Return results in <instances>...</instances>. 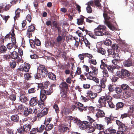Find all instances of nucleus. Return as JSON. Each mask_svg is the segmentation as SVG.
I'll return each instance as SVG.
<instances>
[{
	"label": "nucleus",
	"instance_id": "f257e3e1",
	"mask_svg": "<svg viewBox=\"0 0 134 134\" xmlns=\"http://www.w3.org/2000/svg\"><path fill=\"white\" fill-rule=\"evenodd\" d=\"M11 32V33L10 32L9 34H7L5 37V38H9V39L10 38H11L12 43H8L6 46L7 48L9 49H11L13 47L15 48V49L18 47L17 45L16 44L15 35L14 33V29H12Z\"/></svg>",
	"mask_w": 134,
	"mask_h": 134
},
{
	"label": "nucleus",
	"instance_id": "f03ea898",
	"mask_svg": "<svg viewBox=\"0 0 134 134\" xmlns=\"http://www.w3.org/2000/svg\"><path fill=\"white\" fill-rule=\"evenodd\" d=\"M107 29L106 27L104 25H99L94 30V34L98 36H103L104 35V32Z\"/></svg>",
	"mask_w": 134,
	"mask_h": 134
},
{
	"label": "nucleus",
	"instance_id": "7ed1b4c3",
	"mask_svg": "<svg viewBox=\"0 0 134 134\" xmlns=\"http://www.w3.org/2000/svg\"><path fill=\"white\" fill-rule=\"evenodd\" d=\"M58 35L54 43V44L57 47L59 46L61 43L64 41L66 34L65 33L63 32L61 35L60 34H58Z\"/></svg>",
	"mask_w": 134,
	"mask_h": 134
},
{
	"label": "nucleus",
	"instance_id": "20e7f679",
	"mask_svg": "<svg viewBox=\"0 0 134 134\" xmlns=\"http://www.w3.org/2000/svg\"><path fill=\"white\" fill-rule=\"evenodd\" d=\"M33 114H37V116L39 118H41L48 113V109H34Z\"/></svg>",
	"mask_w": 134,
	"mask_h": 134
},
{
	"label": "nucleus",
	"instance_id": "39448f33",
	"mask_svg": "<svg viewBox=\"0 0 134 134\" xmlns=\"http://www.w3.org/2000/svg\"><path fill=\"white\" fill-rule=\"evenodd\" d=\"M103 17L104 18L105 21H105L110 20L111 21H115V18L114 16V14L113 13H110L104 12L103 14Z\"/></svg>",
	"mask_w": 134,
	"mask_h": 134
},
{
	"label": "nucleus",
	"instance_id": "423d86ee",
	"mask_svg": "<svg viewBox=\"0 0 134 134\" xmlns=\"http://www.w3.org/2000/svg\"><path fill=\"white\" fill-rule=\"evenodd\" d=\"M117 75L120 77L123 78L130 75V72L126 70L123 69L121 71H118L116 72Z\"/></svg>",
	"mask_w": 134,
	"mask_h": 134
},
{
	"label": "nucleus",
	"instance_id": "0eeeda50",
	"mask_svg": "<svg viewBox=\"0 0 134 134\" xmlns=\"http://www.w3.org/2000/svg\"><path fill=\"white\" fill-rule=\"evenodd\" d=\"M38 70L40 72L41 75L42 77H45L47 76L48 71L47 69L45 68L44 66L42 65L39 66L38 68Z\"/></svg>",
	"mask_w": 134,
	"mask_h": 134
},
{
	"label": "nucleus",
	"instance_id": "6e6552de",
	"mask_svg": "<svg viewBox=\"0 0 134 134\" xmlns=\"http://www.w3.org/2000/svg\"><path fill=\"white\" fill-rule=\"evenodd\" d=\"M89 67L92 69V71L88 72V77L96 76L98 74V69L97 67L94 66L93 65L91 64L90 65Z\"/></svg>",
	"mask_w": 134,
	"mask_h": 134
},
{
	"label": "nucleus",
	"instance_id": "1a4fd4ad",
	"mask_svg": "<svg viewBox=\"0 0 134 134\" xmlns=\"http://www.w3.org/2000/svg\"><path fill=\"white\" fill-rule=\"evenodd\" d=\"M10 56L11 58L15 60L17 62H20L21 60V57H19L18 53L15 51L12 52Z\"/></svg>",
	"mask_w": 134,
	"mask_h": 134
},
{
	"label": "nucleus",
	"instance_id": "9d476101",
	"mask_svg": "<svg viewBox=\"0 0 134 134\" xmlns=\"http://www.w3.org/2000/svg\"><path fill=\"white\" fill-rule=\"evenodd\" d=\"M35 29V27L34 24H31L28 27L26 34L29 38L32 36V32L34 31Z\"/></svg>",
	"mask_w": 134,
	"mask_h": 134
},
{
	"label": "nucleus",
	"instance_id": "9b49d317",
	"mask_svg": "<svg viewBox=\"0 0 134 134\" xmlns=\"http://www.w3.org/2000/svg\"><path fill=\"white\" fill-rule=\"evenodd\" d=\"M116 122L117 124L119 126V131L125 132L127 130V127L124 124L122 123L118 120H116Z\"/></svg>",
	"mask_w": 134,
	"mask_h": 134
},
{
	"label": "nucleus",
	"instance_id": "f8f14e48",
	"mask_svg": "<svg viewBox=\"0 0 134 134\" xmlns=\"http://www.w3.org/2000/svg\"><path fill=\"white\" fill-rule=\"evenodd\" d=\"M105 99V97L103 96L100 97L99 98L98 100V102L100 104L98 105V107L99 108H102V107H106V102Z\"/></svg>",
	"mask_w": 134,
	"mask_h": 134
},
{
	"label": "nucleus",
	"instance_id": "ddd939ff",
	"mask_svg": "<svg viewBox=\"0 0 134 134\" xmlns=\"http://www.w3.org/2000/svg\"><path fill=\"white\" fill-rule=\"evenodd\" d=\"M69 85L65 81L61 82L59 86L60 90L68 91L69 90Z\"/></svg>",
	"mask_w": 134,
	"mask_h": 134
},
{
	"label": "nucleus",
	"instance_id": "4468645a",
	"mask_svg": "<svg viewBox=\"0 0 134 134\" xmlns=\"http://www.w3.org/2000/svg\"><path fill=\"white\" fill-rule=\"evenodd\" d=\"M45 90L41 89L40 91V97L41 101L43 102L47 98V96L45 94Z\"/></svg>",
	"mask_w": 134,
	"mask_h": 134
},
{
	"label": "nucleus",
	"instance_id": "2eb2a0df",
	"mask_svg": "<svg viewBox=\"0 0 134 134\" xmlns=\"http://www.w3.org/2000/svg\"><path fill=\"white\" fill-rule=\"evenodd\" d=\"M87 6L86 7L87 12L89 13H91L92 12V9L91 6H92L93 4V2L91 1L88 2L86 4Z\"/></svg>",
	"mask_w": 134,
	"mask_h": 134
},
{
	"label": "nucleus",
	"instance_id": "dca6fc26",
	"mask_svg": "<svg viewBox=\"0 0 134 134\" xmlns=\"http://www.w3.org/2000/svg\"><path fill=\"white\" fill-rule=\"evenodd\" d=\"M38 103V99L37 97L32 98L29 101V104L31 106L33 107L36 105Z\"/></svg>",
	"mask_w": 134,
	"mask_h": 134
},
{
	"label": "nucleus",
	"instance_id": "f3484780",
	"mask_svg": "<svg viewBox=\"0 0 134 134\" xmlns=\"http://www.w3.org/2000/svg\"><path fill=\"white\" fill-rule=\"evenodd\" d=\"M133 62L131 59H129L127 60H125L123 62L124 66L125 67H129L132 65Z\"/></svg>",
	"mask_w": 134,
	"mask_h": 134
},
{
	"label": "nucleus",
	"instance_id": "a211bd4d",
	"mask_svg": "<svg viewBox=\"0 0 134 134\" xmlns=\"http://www.w3.org/2000/svg\"><path fill=\"white\" fill-rule=\"evenodd\" d=\"M107 60L103 59L101 60V64L100 65V68L103 70L105 69V68H107L108 65L107 64Z\"/></svg>",
	"mask_w": 134,
	"mask_h": 134
},
{
	"label": "nucleus",
	"instance_id": "6ab92c4d",
	"mask_svg": "<svg viewBox=\"0 0 134 134\" xmlns=\"http://www.w3.org/2000/svg\"><path fill=\"white\" fill-rule=\"evenodd\" d=\"M20 100L22 102L26 103L29 101V99L26 94H21L19 98Z\"/></svg>",
	"mask_w": 134,
	"mask_h": 134
},
{
	"label": "nucleus",
	"instance_id": "aec40b11",
	"mask_svg": "<svg viewBox=\"0 0 134 134\" xmlns=\"http://www.w3.org/2000/svg\"><path fill=\"white\" fill-rule=\"evenodd\" d=\"M95 128L100 131H104V126L101 124H94Z\"/></svg>",
	"mask_w": 134,
	"mask_h": 134
},
{
	"label": "nucleus",
	"instance_id": "412c9836",
	"mask_svg": "<svg viewBox=\"0 0 134 134\" xmlns=\"http://www.w3.org/2000/svg\"><path fill=\"white\" fill-rule=\"evenodd\" d=\"M87 94L89 97L92 99H94L97 96L96 93H93L90 91L88 92Z\"/></svg>",
	"mask_w": 134,
	"mask_h": 134
},
{
	"label": "nucleus",
	"instance_id": "4be33fe9",
	"mask_svg": "<svg viewBox=\"0 0 134 134\" xmlns=\"http://www.w3.org/2000/svg\"><path fill=\"white\" fill-rule=\"evenodd\" d=\"M107 81V78H103L102 79L100 80V85H100V87L102 88H104L105 87V82Z\"/></svg>",
	"mask_w": 134,
	"mask_h": 134
},
{
	"label": "nucleus",
	"instance_id": "5701e85b",
	"mask_svg": "<svg viewBox=\"0 0 134 134\" xmlns=\"http://www.w3.org/2000/svg\"><path fill=\"white\" fill-rule=\"evenodd\" d=\"M47 75L48 78L51 80H56L55 75L52 72L48 73Z\"/></svg>",
	"mask_w": 134,
	"mask_h": 134
},
{
	"label": "nucleus",
	"instance_id": "b1692460",
	"mask_svg": "<svg viewBox=\"0 0 134 134\" xmlns=\"http://www.w3.org/2000/svg\"><path fill=\"white\" fill-rule=\"evenodd\" d=\"M104 115L105 113L103 111L100 109H99V110H98L96 116L97 118H99L103 117L104 116Z\"/></svg>",
	"mask_w": 134,
	"mask_h": 134
},
{
	"label": "nucleus",
	"instance_id": "393cba45",
	"mask_svg": "<svg viewBox=\"0 0 134 134\" xmlns=\"http://www.w3.org/2000/svg\"><path fill=\"white\" fill-rule=\"evenodd\" d=\"M68 129V128L65 126L62 125L59 127L58 131L60 132H63L66 131Z\"/></svg>",
	"mask_w": 134,
	"mask_h": 134
},
{
	"label": "nucleus",
	"instance_id": "a878e982",
	"mask_svg": "<svg viewBox=\"0 0 134 134\" xmlns=\"http://www.w3.org/2000/svg\"><path fill=\"white\" fill-rule=\"evenodd\" d=\"M67 91L60 90V94L61 96L64 99H66L67 98Z\"/></svg>",
	"mask_w": 134,
	"mask_h": 134
},
{
	"label": "nucleus",
	"instance_id": "bb28decb",
	"mask_svg": "<svg viewBox=\"0 0 134 134\" xmlns=\"http://www.w3.org/2000/svg\"><path fill=\"white\" fill-rule=\"evenodd\" d=\"M20 12L21 10L19 9H17L15 11V16L14 17V19L15 21L18 18H19L20 16Z\"/></svg>",
	"mask_w": 134,
	"mask_h": 134
},
{
	"label": "nucleus",
	"instance_id": "cd10ccee",
	"mask_svg": "<svg viewBox=\"0 0 134 134\" xmlns=\"http://www.w3.org/2000/svg\"><path fill=\"white\" fill-rule=\"evenodd\" d=\"M86 18L85 17L82 15L80 19H77V23L79 25H81L83 24L84 22V19Z\"/></svg>",
	"mask_w": 134,
	"mask_h": 134
},
{
	"label": "nucleus",
	"instance_id": "c85d7f7f",
	"mask_svg": "<svg viewBox=\"0 0 134 134\" xmlns=\"http://www.w3.org/2000/svg\"><path fill=\"white\" fill-rule=\"evenodd\" d=\"M86 34H88L91 37L95 38H96V35L94 33L87 30H85Z\"/></svg>",
	"mask_w": 134,
	"mask_h": 134
},
{
	"label": "nucleus",
	"instance_id": "c756f323",
	"mask_svg": "<svg viewBox=\"0 0 134 134\" xmlns=\"http://www.w3.org/2000/svg\"><path fill=\"white\" fill-rule=\"evenodd\" d=\"M97 51L98 53L102 55H105L106 53V51L102 47H99L98 48Z\"/></svg>",
	"mask_w": 134,
	"mask_h": 134
},
{
	"label": "nucleus",
	"instance_id": "7c9ffc66",
	"mask_svg": "<svg viewBox=\"0 0 134 134\" xmlns=\"http://www.w3.org/2000/svg\"><path fill=\"white\" fill-rule=\"evenodd\" d=\"M30 68V65L28 63H26L25 64V66L23 68L24 71L25 72H28Z\"/></svg>",
	"mask_w": 134,
	"mask_h": 134
},
{
	"label": "nucleus",
	"instance_id": "2f4dec72",
	"mask_svg": "<svg viewBox=\"0 0 134 134\" xmlns=\"http://www.w3.org/2000/svg\"><path fill=\"white\" fill-rule=\"evenodd\" d=\"M105 24L107 25L110 29L112 30H114L115 29L114 27L111 24L110 21H105Z\"/></svg>",
	"mask_w": 134,
	"mask_h": 134
},
{
	"label": "nucleus",
	"instance_id": "473e14b6",
	"mask_svg": "<svg viewBox=\"0 0 134 134\" xmlns=\"http://www.w3.org/2000/svg\"><path fill=\"white\" fill-rule=\"evenodd\" d=\"M96 76H93L91 77H88L87 79L90 80H93L97 83H98L99 82V79H98L96 77Z\"/></svg>",
	"mask_w": 134,
	"mask_h": 134
},
{
	"label": "nucleus",
	"instance_id": "72a5a7b5",
	"mask_svg": "<svg viewBox=\"0 0 134 134\" xmlns=\"http://www.w3.org/2000/svg\"><path fill=\"white\" fill-rule=\"evenodd\" d=\"M25 131L27 132L29 131L31 129L30 125L29 124H26L24 125Z\"/></svg>",
	"mask_w": 134,
	"mask_h": 134
},
{
	"label": "nucleus",
	"instance_id": "f704fd0d",
	"mask_svg": "<svg viewBox=\"0 0 134 134\" xmlns=\"http://www.w3.org/2000/svg\"><path fill=\"white\" fill-rule=\"evenodd\" d=\"M131 93L128 91H125L123 93V96L125 99L131 96Z\"/></svg>",
	"mask_w": 134,
	"mask_h": 134
},
{
	"label": "nucleus",
	"instance_id": "c9c22d12",
	"mask_svg": "<svg viewBox=\"0 0 134 134\" xmlns=\"http://www.w3.org/2000/svg\"><path fill=\"white\" fill-rule=\"evenodd\" d=\"M95 130L94 128L92 126H90L86 129V131L89 133H92Z\"/></svg>",
	"mask_w": 134,
	"mask_h": 134
},
{
	"label": "nucleus",
	"instance_id": "e433bc0d",
	"mask_svg": "<svg viewBox=\"0 0 134 134\" xmlns=\"http://www.w3.org/2000/svg\"><path fill=\"white\" fill-rule=\"evenodd\" d=\"M7 48L5 46H1L0 47V53H5L7 51Z\"/></svg>",
	"mask_w": 134,
	"mask_h": 134
},
{
	"label": "nucleus",
	"instance_id": "4c0bfd02",
	"mask_svg": "<svg viewBox=\"0 0 134 134\" xmlns=\"http://www.w3.org/2000/svg\"><path fill=\"white\" fill-rule=\"evenodd\" d=\"M102 88L100 85H97L95 86L94 90L97 93H99L101 92L102 90Z\"/></svg>",
	"mask_w": 134,
	"mask_h": 134
},
{
	"label": "nucleus",
	"instance_id": "58836bf2",
	"mask_svg": "<svg viewBox=\"0 0 134 134\" xmlns=\"http://www.w3.org/2000/svg\"><path fill=\"white\" fill-rule=\"evenodd\" d=\"M11 119L12 121L14 122L18 121L19 119V116L16 115H13L11 117Z\"/></svg>",
	"mask_w": 134,
	"mask_h": 134
},
{
	"label": "nucleus",
	"instance_id": "ea45409f",
	"mask_svg": "<svg viewBox=\"0 0 134 134\" xmlns=\"http://www.w3.org/2000/svg\"><path fill=\"white\" fill-rule=\"evenodd\" d=\"M83 40L85 43L86 46L87 47H88L89 48H90V43L89 42L88 40L85 37H83Z\"/></svg>",
	"mask_w": 134,
	"mask_h": 134
},
{
	"label": "nucleus",
	"instance_id": "a19ab883",
	"mask_svg": "<svg viewBox=\"0 0 134 134\" xmlns=\"http://www.w3.org/2000/svg\"><path fill=\"white\" fill-rule=\"evenodd\" d=\"M88 62L89 63L92 64L93 65H96L97 64V62L95 59H89L88 60Z\"/></svg>",
	"mask_w": 134,
	"mask_h": 134
},
{
	"label": "nucleus",
	"instance_id": "79ce46f5",
	"mask_svg": "<svg viewBox=\"0 0 134 134\" xmlns=\"http://www.w3.org/2000/svg\"><path fill=\"white\" fill-rule=\"evenodd\" d=\"M32 109H25L24 112V114L25 116H27L28 115L31 114L32 111Z\"/></svg>",
	"mask_w": 134,
	"mask_h": 134
},
{
	"label": "nucleus",
	"instance_id": "37998d69",
	"mask_svg": "<svg viewBox=\"0 0 134 134\" xmlns=\"http://www.w3.org/2000/svg\"><path fill=\"white\" fill-rule=\"evenodd\" d=\"M45 94L47 95H50L53 92V88H50L48 89L47 90H45Z\"/></svg>",
	"mask_w": 134,
	"mask_h": 134
},
{
	"label": "nucleus",
	"instance_id": "c03bdc74",
	"mask_svg": "<svg viewBox=\"0 0 134 134\" xmlns=\"http://www.w3.org/2000/svg\"><path fill=\"white\" fill-rule=\"evenodd\" d=\"M59 69H60L65 70L68 68V66L65 64H60L59 66Z\"/></svg>",
	"mask_w": 134,
	"mask_h": 134
},
{
	"label": "nucleus",
	"instance_id": "a18cd8bd",
	"mask_svg": "<svg viewBox=\"0 0 134 134\" xmlns=\"http://www.w3.org/2000/svg\"><path fill=\"white\" fill-rule=\"evenodd\" d=\"M121 87L122 89L124 90H127L130 88L129 86L128 85L125 84L122 85Z\"/></svg>",
	"mask_w": 134,
	"mask_h": 134
},
{
	"label": "nucleus",
	"instance_id": "49530a36",
	"mask_svg": "<svg viewBox=\"0 0 134 134\" xmlns=\"http://www.w3.org/2000/svg\"><path fill=\"white\" fill-rule=\"evenodd\" d=\"M102 72L103 76L104 77V78H106V77H108L109 74L107 70L104 69L102 71Z\"/></svg>",
	"mask_w": 134,
	"mask_h": 134
},
{
	"label": "nucleus",
	"instance_id": "de8ad7c7",
	"mask_svg": "<svg viewBox=\"0 0 134 134\" xmlns=\"http://www.w3.org/2000/svg\"><path fill=\"white\" fill-rule=\"evenodd\" d=\"M53 125L51 124H49L47 123L46 127V130L49 131L51 130L53 127Z\"/></svg>",
	"mask_w": 134,
	"mask_h": 134
},
{
	"label": "nucleus",
	"instance_id": "09e8293b",
	"mask_svg": "<svg viewBox=\"0 0 134 134\" xmlns=\"http://www.w3.org/2000/svg\"><path fill=\"white\" fill-rule=\"evenodd\" d=\"M104 43L105 45L107 46H110L111 45L112 42L111 40L107 38L104 42Z\"/></svg>",
	"mask_w": 134,
	"mask_h": 134
},
{
	"label": "nucleus",
	"instance_id": "8fccbe9b",
	"mask_svg": "<svg viewBox=\"0 0 134 134\" xmlns=\"http://www.w3.org/2000/svg\"><path fill=\"white\" fill-rule=\"evenodd\" d=\"M94 3L95 5L99 9H101L102 7L101 4L100 3L99 1L98 0H96L94 1Z\"/></svg>",
	"mask_w": 134,
	"mask_h": 134
},
{
	"label": "nucleus",
	"instance_id": "3c124183",
	"mask_svg": "<svg viewBox=\"0 0 134 134\" xmlns=\"http://www.w3.org/2000/svg\"><path fill=\"white\" fill-rule=\"evenodd\" d=\"M10 66L11 68H14L16 65V62L13 60L10 62Z\"/></svg>",
	"mask_w": 134,
	"mask_h": 134
},
{
	"label": "nucleus",
	"instance_id": "603ef678",
	"mask_svg": "<svg viewBox=\"0 0 134 134\" xmlns=\"http://www.w3.org/2000/svg\"><path fill=\"white\" fill-rule=\"evenodd\" d=\"M116 106L117 109L122 108L124 106V103L121 102H118L116 104Z\"/></svg>",
	"mask_w": 134,
	"mask_h": 134
},
{
	"label": "nucleus",
	"instance_id": "864d4df0",
	"mask_svg": "<svg viewBox=\"0 0 134 134\" xmlns=\"http://www.w3.org/2000/svg\"><path fill=\"white\" fill-rule=\"evenodd\" d=\"M107 69L110 72L112 73L113 72L114 70L115 69V68L111 65H109L107 66Z\"/></svg>",
	"mask_w": 134,
	"mask_h": 134
},
{
	"label": "nucleus",
	"instance_id": "5fc2aeb1",
	"mask_svg": "<svg viewBox=\"0 0 134 134\" xmlns=\"http://www.w3.org/2000/svg\"><path fill=\"white\" fill-rule=\"evenodd\" d=\"M78 57L79 59L81 60H83V62L84 61L83 60L84 58L85 57V53H82L81 54H80L78 55Z\"/></svg>",
	"mask_w": 134,
	"mask_h": 134
},
{
	"label": "nucleus",
	"instance_id": "6e6d98bb",
	"mask_svg": "<svg viewBox=\"0 0 134 134\" xmlns=\"http://www.w3.org/2000/svg\"><path fill=\"white\" fill-rule=\"evenodd\" d=\"M63 4L66 7H69L71 5L70 2L68 1H65L64 2Z\"/></svg>",
	"mask_w": 134,
	"mask_h": 134
},
{
	"label": "nucleus",
	"instance_id": "4d7b16f0",
	"mask_svg": "<svg viewBox=\"0 0 134 134\" xmlns=\"http://www.w3.org/2000/svg\"><path fill=\"white\" fill-rule=\"evenodd\" d=\"M112 57L114 59L117 60H120V58L119 54L118 53H115L114 55L112 56Z\"/></svg>",
	"mask_w": 134,
	"mask_h": 134
},
{
	"label": "nucleus",
	"instance_id": "13d9d810",
	"mask_svg": "<svg viewBox=\"0 0 134 134\" xmlns=\"http://www.w3.org/2000/svg\"><path fill=\"white\" fill-rule=\"evenodd\" d=\"M79 128L81 129H85L86 128L85 125L83 122L82 123H80L79 124Z\"/></svg>",
	"mask_w": 134,
	"mask_h": 134
},
{
	"label": "nucleus",
	"instance_id": "bf43d9fd",
	"mask_svg": "<svg viewBox=\"0 0 134 134\" xmlns=\"http://www.w3.org/2000/svg\"><path fill=\"white\" fill-rule=\"evenodd\" d=\"M5 6V3H2L0 4V13L2 12V10H4V9Z\"/></svg>",
	"mask_w": 134,
	"mask_h": 134
},
{
	"label": "nucleus",
	"instance_id": "052dcab7",
	"mask_svg": "<svg viewBox=\"0 0 134 134\" xmlns=\"http://www.w3.org/2000/svg\"><path fill=\"white\" fill-rule=\"evenodd\" d=\"M62 111L63 114L67 115L70 112V109H62Z\"/></svg>",
	"mask_w": 134,
	"mask_h": 134
},
{
	"label": "nucleus",
	"instance_id": "680f3d73",
	"mask_svg": "<svg viewBox=\"0 0 134 134\" xmlns=\"http://www.w3.org/2000/svg\"><path fill=\"white\" fill-rule=\"evenodd\" d=\"M104 96L105 97V99L106 102H107L108 103L111 101L112 98L110 96L108 95Z\"/></svg>",
	"mask_w": 134,
	"mask_h": 134
},
{
	"label": "nucleus",
	"instance_id": "e2e57ef3",
	"mask_svg": "<svg viewBox=\"0 0 134 134\" xmlns=\"http://www.w3.org/2000/svg\"><path fill=\"white\" fill-rule=\"evenodd\" d=\"M115 91L118 94H119L121 93L122 91V90L119 87H116L115 88Z\"/></svg>",
	"mask_w": 134,
	"mask_h": 134
},
{
	"label": "nucleus",
	"instance_id": "0e129e2a",
	"mask_svg": "<svg viewBox=\"0 0 134 134\" xmlns=\"http://www.w3.org/2000/svg\"><path fill=\"white\" fill-rule=\"evenodd\" d=\"M82 72L81 68L79 67H78L77 68L76 71L75 72V74L76 75H80Z\"/></svg>",
	"mask_w": 134,
	"mask_h": 134
},
{
	"label": "nucleus",
	"instance_id": "69168bd1",
	"mask_svg": "<svg viewBox=\"0 0 134 134\" xmlns=\"http://www.w3.org/2000/svg\"><path fill=\"white\" fill-rule=\"evenodd\" d=\"M18 131L19 133H22L25 131L24 126L23 127L22 126H21L18 129Z\"/></svg>",
	"mask_w": 134,
	"mask_h": 134
},
{
	"label": "nucleus",
	"instance_id": "338daca9",
	"mask_svg": "<svg viewBox=\"0 0 134 134\" xmlns=\"http://www.w3.org/2000/svg\"><path fill=\"white\" fill-rule=\"evenodd\" d=\"M30 43L31 47L33 48L35 47V44L34 43V41L32 40H30Z\"/></svg>",
	"mask_w": 134,
	"mask_h": 134
},
{
	"label": "nucleus",
	"instance_id": "774afa93",
	"mask_svg": "<svg viewBox=\"0 0 134 134\" xmlns=\"http://www.w3.org/2000/svg\"><path fill=\"white\" fill-rule=\"evenodd\" d=\"M34 41L35 45H36L37 46H39L41 45V42L38 39H35Z\"/></svg>",
	"mask_w": 134,
	"mask_h": 134
}]
</instances>
